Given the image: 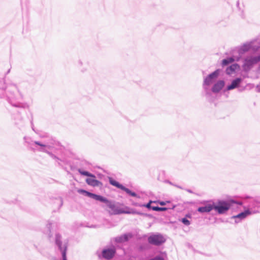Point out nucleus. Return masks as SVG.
Returning <instances> with one entry per match:
<instances>
[{
  "instance_id": "29",
  "label": "nucleus",
  "mask_w": 260,
  "mask_h": 260,
  "mask_svg": "<svg viewBox=\"0 0 260 260\" xmlns=\"http://www.w3.org/2000/svg\"><path fill=\"white\" fill-rule=\"evenodd\" d=\"M186 190L188 192H189V193H193V191L191 190V189H186Z\"/></svg>"
},
{
  "instance_id": "18",
  "label": "nucleus",
  "mask_w": 260,
  "mask_h": 260,
  "mask_svg": "<svg viewBox=\"0 0 260 260\" xmlns=\"http://www.w3.org/2000/svg\"><path fill=\"white\" fill-rule=\"evenodd\" d=\"M239 69H240V66L237 63H234L226 69V73L230 75Z\"/></svg>"
},
{
  "instance_id": "24",
  "label": "nucleus",
  "mask_w": 260,
  "mask_h": 260,
  "mask_svg": "<svg viewBox=\"0 0 260 260\" xmlns=\"http://www.w3.org/2000/svg\"><path fill=\"white\" fill-rule=\"evenodd\" d=\"M23 139H24L25 143L27 144L29 146H31L32 141L30 140V139H29V138L25 136L23 138Z\"/></svg>"
},
{
  "instance_id": "36",
  "label": "nucleus",
  "mask_w": 260,
  "mask_h": 260,
  "mask_svg": "<svg viewBox=\"0 0 260 260\" xmlns=\"http://www.w3.org/2000/svg\"><path fill=\"white\" fill-rule=\"evenodd\" d=\"M186 217H190V215H186Z\"/></svg>"
},
{
  "instance_id": "13",
  "label": "nucleus",
  "mask_w": 260,
  "mask_h": 260,
  "mask_svg": "<svg viewBox=\"0 0 260 260\" xmlns=\"http://www.w3.org/2000/svg\"><path fill=\"white\" fill-rule=\"evenodd\" d=\"M115 252V248L105 249L102 251V255L105 258L110 259L114 256Z\"/></svg>"
},
{
  "instance_id": "12",
  "label": "nucleus",
  "mask_w": 260,
  "mask_h": 260,
  "mask_svg": "<svg viewBox=\"0 0 260 260\" xmlns=\"http://www.w3.org/2000/svg\"><path fill=\"white\" fill-rule=\"evenodd\" d=\"M106 204L107 206L111 210L112 214L117 215L123 214V209L120 208L118 206H116L113 202L109 201L107 199V201L103 202Z\"/></svg>"
},
{
  "instance_id": "1",
  "label": "nucleus",
  "mask_w": 260,
  "mask_h": 260,
  "mask_svg": "<svg viewBox=\"0 0 260 260\" xmlns=\"http://www.w3.org/2000/svg\"><path fill=\"white\" fill-rule=\"evenodd\" d=\"M219 71L218 70H216L204 78L203 87L205 90L206 96L207 97H208L210 95L209 86L215 82L219 76Z\"/></svg>"
},
{
  "instance_id": "4",
  "label": "nucleus",
  "mask_w": 260,
  "mask_h": 260,
  "mask_svg": "<svg viewBox=\"0 0 260 260\" xmlns=\"http://www.w3.org/2000/svg\"><path fill=\"white\" fill-rule=\"evenodd\" d=\"M260 61V54L255 56H247L244 58L242 66L243 72L248 73L254 64Z\"/></svg>"
},
{
  "instance_id": "21",
  "label": "nucleus",
  "mask_w": 260,
  "mask_h": 260,
  "mask_svg": "<svg viewBox=\"0 0 260 260\" xmlns=\"http://www.w3.org/2000/svg\"><path fill=\"white\" fill-rule=\"evenodd\" d=\"M152 203V201H150L149 202V203H148L147 204H135L134 205H136V206H139V207H146L147 208L149 209H152V207L153 206H151V204Z\"/></svg>"
},
{
  "instance_id": "11",
  "label": "nucleus",
  "mask_w": 260,
  "mask_h": 260,
  "mask_svg": "<svg viewBox=\"0 0 260 260\" xmlns=\"http://www.w3.org/2000/svg\"><path fill=\"white\" fill-rule=\"evenodd\" d=\"M242 80L241 78H236L234 79L232 81L231 84L226 87V90H231L236 88H239V91L240 92L243 91L245 89L246 87H241L240 86Z\"/></svg>"
},
{
  "instance_id": "15",
  "label": "nucleus",
  "mask_w": 260,
  "mask_h": 260,
  "mask_svg": "<svg viewBox=\"0 0 260 260\" xmlns=\"http://www.w3.org/2000/svg\"><path fill=\"white\" fill-rule=\"evenodd\" d=\"M251 214V212L249 210H247L244 211V212H242L238 214L237 215L233 216L232 218L236 219L235 222L238 223L241 220L246 218L248 215Z\"/></svg>"
},
{
  "instance_id": "3",
  "label": "nucleus",
  "mask_w": 260,
  "mask_h": 260,
  "mask_svg": "<svg viewBox=\"0 0 260 260\" xmlns=\"http://www.w3.org/2000/svg\"><path fill=\"white\" fill-rule=\"evenodd\" d=\"M260 48V39H257L253 42L246 43L237 48L238 52L241 56L250 49L253 51H257Z\"/></svg>"
},
{
  "instance_id": "25",
  "label": "nucleus",
  "mask_w": 260,
  "mask_h": 260,
  "mask_svg": "<svg viewBox=\"0 0 260 260\" xmlns=\"http://www.w3.org/2000/svg\"><path fill=\"white\" fill-rule=\"evenodd\" d=\"M150 260H165L164 258L160 256H156Z\"/></svg>"
},
{
  "instance_id": "20",
  "label": "nucleus",
  "mask_w": 260,
  "mask_h": 260,
  "mask_svg": "<svg viewBox=\"0 0 260 260\" xmlns=\"http://www.w3.org/2000/svg\"><path fill=\"white\" fill-rule=\"evenodd\" d=\"M9 103L13 107H17V108H25L26 107V105L19 103V102H15L14 103L12 100L9 98L8 100Z\"/></svg>"
},
{
  "instance_id": "10",
  "label": "nucleus",
  "mask_w": 260,
  "mask_h": 260,
  "mask_svg": "<svg viewBox=\"0 0 260 260\" xmlns=\"http://www.w3.org/2000/svg\"><path fill=\"white\" fill-rule=\"evenodd\" d=\"M78 192L84 195L85 196L88 197L90 198H92L96 201H99L101 202H103L105 201H107V199L106 198L103 197L102 196L98 195L91 192H90L88 191L84 190L83 189H79L78 190Z\"/></svg>"
},
{
  "instance_id": "9",
  "label": "nucleus",
  "mask_w": 260,
  "mask_h": 260,
  "mask_svg": "<svg viewBox=\"0 0 260 260\" xmlns=\"http://www.w3.org/2000/svg\"><path fill=\"white\" fill-rule=\"evenodd\" d=\"M201 204L203 205V206L199 207L197 211L201 213H209L213 210V201H203L200 203Z\"/></svg>"
},
{
  "instance_id": "27",
  "label": "nucleus",
  "mask_w": 260,
  "mask_h": 260,
  "mask_svg": "<svg viewBox=\"0 0 260 260\" xmlns=\"http://www.w3.org/2000/svg\"><path fill=\"white\" fill-rule=\"evenodd\" d=\"M12 86H13L15 88L17 89L18 92H19V94L21 96V93L20 92L19 89L18 88V87L15 84H12Z\"/></svg>"
},
{
  "instance_id": "6",
  "label": "nucleus",
  "mask_w": 260,
  "mask_h": 260,
  "mask_svg": "<svg viewBox=\"0 0 260 260\" xmlns=\"http://www.w3.org/2000/svg\"><path fill=\"white\" fill-rule=\"evenodd\" d=\"M148 242L153 245L159 246L166 242L165 237L159 233H152L148 238Z\"/></svg>"
},
{
  "instance_id": "14",
  "label": "nucleus",
  "mask_w": 260,
  "mask_h": 260,
  "mask_svg": "<svg viewBox=\"0 0 260 260\" xmlns=\"http://www.w3.org/2000/svg\"><path fill=\"white\" fill-rule=\"evenodd\" d=\"M224 82L223 80H218L215 83L211 88V91L214 93L219 92L224 87Z\"/></svg>"
},
{
  "instance_id": "26",
  "label": "nucleus",
  "mask_w": 260,
  "mask_h": 260,
  "mask_svg": "<svg viewBox=\"0 0 260 260\" xmlns=\"http://www.w3.org/2000/svg\"><path fill=\"white\" fill-rule=\"evenodd\" d=\"M255 90L256 92H260V83L256 85Z\"/></svg>"
},
{
  "instance_id": "33",
  "label": "nucleus",
  "mask_w": 260,
  "mask_h": 260,
  "mask_svg": "<svg viewBox=\"0 0 260 260\" xmlns=\"http://www.w3.org/2000/svg\"><path fill=\"white\" fill-rule=\"evenodd\" d=\"M175 186H176V187H178V188H181V189H182V188L181 186H180L176 185H175Z\"/></svg>"
},
{
  "instance_id": "28",
  "label": "nucleus",
  "mask_w": 260,
  "mask_h": 260,
  "mask_svg": "<svg viewBox=\"0 0 260 260\" xmlns=\"http://www.w3.org/2000/svg\"><path fill=\"white\" fill-rule=\"evenodd\" d=\"M58 201H59V202L60 203V207H61L62 206V203H63L62 200L61 199H60L58 200Z\"/></svg>"
},
{
  "instance_id": "17",
  "label": "nucleus",
  "mask_w": 260,
  "mask_h": 260,
  "mask_svg": "<svg viewBox=\"0 0 260 260\" xmlns=\"http://www.w3.org/2000/svg\"><path fill=\"white\" fill-rule=\"evenodd\" d=\"M240 58V57H235L234 56H232L230 57H228L225 59H224L222 60V66H225L228 65L229 64L232 63L235 60L239 61Z\"/></svg>"
},
{
  "instance_id": "32",
  "label": "nucleus",
  "mask_w": 260,
  "mask_h": 260,
  "mask_svg": "<svg viewBox=\"0 0 260 260\" xmlns=\"http://www.w3.org/2000/svg\"><path fill=\"white\" fill-rule=\"evenodd\" d=\"M250 86L251 88H252L254 87V85H252V84H247V86Z\"/></svg>"
},
{
  "instance_id": "19",
  "label": "nucleus",
  "mask_w": 260,
  "mask_h": 260,
  "mask_svg": "<svg viewBox=\"0 0 260 260\" xmlns=\"http://www.w3.org/2000/svg\"><path fill=\"white\" fill-rule=\"evenodd\" d=\"M123 214H138L143 215V214L140 212L137 211L134 209H130L126 207L125 209H124Z\"/></svg>"
},
{
  "instance_id": "22",
  "label": "nucleus",
  "mask_w": 260,
  "mask_h": 260,
  "mask_svg": "<svg viewBox=\"0 0 260 260\" xmlns=\"http://www.w3.org/2000/svg\"><path fill=\"white\" fill-rule=\"evenodd\" d=\"M152 210L155 211H166L167 208L165 207H159L158 206H154L152 207Z\"/></svg>"
},
{
  "instance_id": "7",
  "label": "nucleus",
  "mask_w": 260,
  "mask_h": 260,
  "mask_svg": "<svg viewBox=\"0 0 260 260\" xmlns=\"http://www.w3.org/2000/svg\"><path fill=\"white\" fill-rule=\"evenodd\" d=\"M109 183L111 185L117 187L118 188H119L124 191L129 196L136 197L137 198H140V197L138 196L136 192L131 191L129 189L125 187L122 184L119 183L118 182L116 181V180L113 179L111 178H109Z\"/></svg>"
},
{
  "instance_id": "35",
  "label": "nucleus",
  "mask_w": 260,
  "mask_h": 260,
  "mask_svg": "<svg viewBox=\"0 0 260 260\" xmlns=\"http://www.w3.org/2000/svg\"><path fill=\"white\" fill-rule=\"evenodd\" d=\"M10 70L9 69V70L8 71V72H7V74L9 73H10Z\"/></svg>"
},
{
  "instance_id": "5",
  "label": "nucleus",
  "mask_w": 260,
  "mask_h": 260,
  "mask_svg": "<svg viewBox=\"0 0 260 260\" xmlns=\"http://www.w3.org/2000/svg\"><path fill=\"white\" fill-rule=\"evenodd\" d=\"M77 171L81 175L90 177L86 178L85 180V181L88 185L93 187H98L102 185L101 182L95 179L96 177L94 174H91L88 171H84L80 168L78 169Z\"/></svg>"
},
{
  "instance_id": "2",
  "label": "nucleus",
  "mask_w": 260,
  "mask_h": 260,
  "mask_svg": "<svg viewBox=\"0 0 260 260\" xmlns=\"http://www.w3.org/2000/svg\"><path fill=\"white\" fill-rule=\"evenodd\" d=\"M231 202L225 200H218L215 203L213 201V208L219 214H223L230 208L232 204Z\"/></svg>"
},
{
  "instance_id": "16",
  "label": "nucleus",
  "mask_w": 260,
  "mask_h": 260,
  "mask_svg": "<svg viewBox=\"0 0 260 260\" xmlns=\"http://www.w3.org/2000/svg\"><path fill=\"white\" fill-rule=\"evenodd\" d=\"M132 236L130 233L125 234L120 236L117 237L115 238V241L117 243H121L126 242Z\"/></svg>"
},
{
  "instance_id": "23",
  "label": "nucleus",
  "mask_w": 260,
  "mask_h": 260,
  "mask_svg": "<svg viewBox=\"0 0 260 260\" xmlns=\"http://www.w3.org/2000/svg\"><path fill=\"white\" fill-rule=\"evenodd\" d=\"M181 222L185 225H189L190 222L186 217L181 219Z\"/></svg>"
},
{
  "instance_id": "34",
  "label": "nucleus",
  "mask_w": 260,
  "mask_h": 260,
  "mask_svg": "<svg viewBox=\"0 0 260 260\" xmlns=\"http://www.w3.org/2000/svg\"><path fill=\"white\" fill-rule=\"evenodd\" d=\"M48 228L50 230V223L48 224Z\"/></svg>"
},
{
  "instance_id": "8",
  "label": "nucleus",
  "mask_w": 260,
  "mask_h": 260,
  "mask_svg": "<svg viewBox=\"0 0 260 260\" xmlns=\"http://www.w3.org/2000/svg\"><path fill=\"white\" fill-rule=\"evenodd\" d=\"M34 144H36L37 145H39V146L41 147L39 149V151H42V152H45V153H47L48 154H49L50 156V157L51 158H52L53 159H54L56 162H57V163L59 165H60L59 161H60L61 159H60L58 157L55 156L52 153L48 151V150H47L45 149L46 147H47L48 148H51L52 147V145L51 144H50L49 143L43 144V143H40L39 141H34Z\"/></svg>"
},
{
  "instance_id": "30",
  "label": "nucleus",
  "mask_w": 260,
  "mask_h": 260,
  "mask_svg": "<svg viewBox=\"0 0 260 260\" xmlns=\"http://www.w3.org/2000/svg\"><path fill=\"white\" fill-rule=\"evenodd\" d=\"M160 205L161 206H164L166 205V203L164 202H160Z\"/></svg>"
},
{
  "instance_id": "31",
  "label": "nucleus",
  "mask_w": 260,
  "mask_h": 260,
  "mask_svg": "<svg viewBox=\"0 0 260 260\" xmlns=\"http://www.w3.org/2000/svg\"><path fill=\"white\" fill-rule=\"evenodd\" d=\"M78 63L80 66H82V62L81 60H79L78 61Z\"/></svg>"
}]
</instances>
